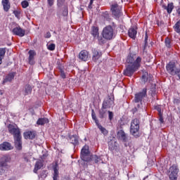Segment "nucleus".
Here are the masks:
<instances>
[{"label": "nucleus", "instance_id": "nucleus-1", "mask_svg": "<svg viewBox=\"0 0 180 180\" xmlns=\"http://www.w3.org/2000/svg\"><path fill=\"white\" fill-rule=\"evenodd\" d=\"M142 58L140 56L136 57V55H130L127 57V65L124 70V75L131 77L140 67H141Z\"/></svg>", "mask_w": 180, "mask_h": 180}, {"label": "nucleus", "instance_id": "nucleus-48", "mask_svg": "<svg viewBox=\"0 0 180 180\" xmlns=\"http://www.w3.org/2000/svg\"><path fill=\"white\" fill-rule=\"evenodd\" d=\"M60 77H61V78H63V79H65L66 76H65V73L64 72V71H61Z\"/></svg>", "mask_w": 180, "mask_h": 180}, {"label": "nucleus", "instance_id": "nucleus-42", "mask_svg": "<svg viewBox=\"0 0 180 180\" xmlns=\"http://www.w3.org/2000/svg\"><path fill=\"white\" fill-rule=\"evenodd\" d=\"M113 112L112 111H108V118H109V120H113Z\"/></svg>", "mask_w": 180, "mask_h": 180}, {"label": "nucleus", "instance_id": "nucleus-30", "mask_svg": "<svg viewBox=\"0 0 180 180\" xmlns=\"http://www.w3.org/2000/svg\"><path fill=\"white\" fill-rule=\"evenodd\" d=\"M174 32L180 34V20H179L174 26Z\"/></svg>", "mask_w": 180, "mask_h": 180}, {"label": "nucleus", "instance_id": "nucleus-54", "mask_svg": "<svg viewBox=\"0 0 180 180\" xmlns=\"http://www.w3.org/2000/svg\"><path fill=\"white\" fill-rule=\"evenodd\" d=\"M47 176V174H41V178H46Z\"/></svg>", "mask_w": 180, "mask_h": 180}, {"label": "nucleus", "instance_id": "nucleus-5", "mask_svg": "<svg viewBox=\"0 0 180 180\" xmlns=\"http://www.w3.org/2000/svg\"><path fill=\"white\" fill-rule=\"evenodd\" d=\"M81 159L86 162L92 161V156L89 153V146H84L81 150Z\"/></svg>", "mask_w": 180, "mask_h": 180}, {"label": "nucleus", "instance_id": "nucleus-10", "mask_svg": "<svg viewBox=\"0 0 180 180\" xmlns=\"http://www.w3.org/2000/svg\"><path fill=\"white\" fill-rule=\"evenodd\" d=\"M176 65L175 64V62H169L167 65H166V70L167 72L170 74V75H175V72L176 71Z\"/></svg>", "mask_w": 180, "mask_h": 180}, {"label": "nucleus", "instance_id": "nucleus-52", "mask_svg": "<svg viewBox=\"0 0 180 180\" xmlns=\"http://www.w3.org/2000/svg\"><path fill=\"white\" fill-rule=\"evenodd\" d=\"M174 103H179V99L174 98Z\"/></svg>", "mask_w": 180, "mask_h": 180}, {"label": "nucleus", "instance_id": "nucleus-9", "mask_svg": "<svg viewBox=\"0 0 180 180\" xmlns=\"http://www.w3.org/2000/svg\"><path fill=\"white\" fill-rule=\"evenodd\" d=\"M169 171L171 173L169 175V178L170 180H176L178 179V172H179V169L176 165H172L169 168Z\"/></svg>", "mask_w": 180, "mask_h": 180}, {"label": "nucleus", "instance_id": "nucleus-8", "mask_svg": "<svg viewBox=\"0 0 180 180\" xmlns=\"http://www.w3.org/2000/svg\"><path fill=\"white\" fill-rule=\"evenodd\" d=\"M144 98H147V88L143 89L142 91L135 94L134 102H135V103L143 102V99H144Z\"/></svg>", "mask_w": 180, "mask_h": 180}, {"label": "nucleus", "instance_id": "nucleus-33", "mask_svg": "<svg viewBox=\"0 0 180 180\" xmlns=\"http://www.w3.org/2000/svg\"><path fill=\"white\" fill-rule=\"evenodd\" d=\"M65 3V0H57L58 8H61L62 6H64Z\"/></svg>", "mask_w": 180, "mask_h": 180}, {"label": "nucleus", "instance_id": "nucleus-32", "mask_svg": "<svg viewBox=\"0 0 180 180\" xmlns=\"http://www.w3.org/2000/svg\"><path fill=\"white\" fill-rule=\"evenodd\" d=\"M63 16H68V6L65 4L63 8V11L62 13Z\"/></svg>", "mask_w": 180, "mask_h": 180}, {"label": "nucleus", "instance_id": "nucleus-21", "mask_svg": "<svg viewBox=\"0 0 180 180\" xmlns=\"http://www.w3.org/2000/svg\"><path fill=\"white\" fill-rule=\"evenodd\" d=\"M91 34L94 37H99V27L96 26L91 27Z\"/></svg>", "mask_w": 180, "mask_h": 180}, {"label": "nucleus", "instance_id": "nucleus-3", "mask_svg": "<svg viewBox=\"0 0 180 180\" xmlns=\"http://www.w3.org/2000/svg\"><path fill=\"white\" fill-rule=\"evenodd\" d=\"M140 131V120L134 118L131 122L130 133L134 137H139V131Z\"/></svg>", "mask_w": 180, "mask_h": 180}, {"label": "nucleus", "instance_id": "nucleus-38", "mask_svg": "<svg viewBox=\"0 0 180 180\" xmlns=\"http://www.w3.org/2000/svg\"><path fill=\"white\" fill-rule=\"evenodd\" d=\"M21 5L24 8H27V6H29V2L27 1H22Z\"/></svg>", "mask_w": 180, "mask_h": 180}, {"label": "nucleus", "instance_id": "nucleus-55", "mask_svg": "<svg viewBox=\"0 0 180 180\" xmlns=\"http://www.w3.org/2000/svg\"><path fill=\"white\" fill-rule=\"evenodd\" d=\"M176 12H177L178 15H180V8H177Z\"/></svg>", "mask_w": 180, "mask_h": 180}, {"label": "nucleus", "instance_id": "nucleus-40", "mask_svg": "<svg viewBox=\"0 0 180 180\" xmlns=\"http://www.w3.org/2000/svg\"><path fill=\"white\" fill-rule=\"evenodd\" d=\"M98 43H99V44H105V43H106V41H105V38L101 37V38H98Z\"/></svg>", "mask_w": 180, "mask_h": 180}, {"label": "nucleus", "instance_id": "nucleus-2", "mask_svg": "<svg viewBox=\"0 0 180 180\" xmlns=\"http://www.w3.org/2000/svg\"><path fill=\"white\" fill-rule=\"evenodd\" d=\"M8 131L14 139V144L17 150H22V132L16 124H9L7 126Z\"/></svg>", "mask_w": 180, "mask_h": 180}, {"label": "nucleus", "instance_id": "nucleus-49", "mask_svg": "<svg viewBox=\"0 0 180 180\" xmlns=\"http://www.w3.org/2000/svg\"><path fill=\"white\" fill-rule=\"evenodd\" d=\"M136 112H139V108L137 107H135L134 108L132 109V113H136Z\"/></svg>", "mask_w": 180, "mask_h": 180}, {"label": "nucleus", "instance_id": "nucleus-29", "mask_svg": "<svg viewBox=\"0 0 180 180\" xmlns=\"http://www.w3.org/2000/svg\"><path fill=\"white\" fill-rule=\"evenodd\" d=\"M165 43L167 49H171V47H172V41H171V39H169V37L165 38Z\"/></svg>", "mask_w": 180, "mask_h": 180}, {"label": "nucleus", "instance_id": "nucleus-7", "mask_svg": "<svg viewBox=\"0 0 180 180\" xmlns=\"http://www.w3.org/2000/svg\"><path fill=\"white\" fill-rule=\"evenodd\" d=\"M8 162H11V157L8 155H4L0 158V167L1 169H9L11 166L8 165Z\"/></svg>", "mask_w": 180, "mask_h": 180}, {"label": "nucleus", "instance_id": "nucleus-14", "mask_svg": "<svg viewBox=\"0 0 180 180\" xmlns=\"http://www.w3.org/2000/svg\"><path fill=\"white\" fill-rule=\"evenodd\" d=\"M13 34H15V36L23 37V36L26 34V31L18 26L13 29Z\"/></svg>", "mask_w": 180, "mask_h": 180}, {"label": "nucleus", "instance_id": "nucleus-4", "mask_svg": "<svg viewBox=\"0 0 180 180\" xmlns=\"http://www.w3.org/2000/svg\"><path fill=\"white\" fill-rule=\"evenodd\" d=\"M101 34L105 40H112L115 36V30L111 25H107L103 28Z\"/></svg>", "mask_w": 180, "mask_h": 180}, {"label": "nucleus", "instance_id": "nucleus-15", "mask_svg": "<svg viewBox=\"0 0 180 180\" xmlns=\"http://www.w3.org/2000/svg\"><path fill=\"white\" fill-rule=\"evenodd\" d=\"M25 140H33L36 137V131H27L23 133Z\"/></svg>", "mask_w": 180, "mask_h": 180}, {"label": "nucleus", "instance_id": "nucleus-18", "mask_svg": "<svg viewBox=\"0 0 180 180\" xmlns=\"http://www.w3.org/2000/svg\"><path fill=\"white\" fill-rule=\"evenodd\" d=\"M128 36L134 40L136 39V36H137V27H131L128 30Z\"/></svg>", "mask_w": 180, "mask_h": 180}, {"label": "nucleus", "instance_id": "nucleus-46", "mask_svg": "<svg viewBox=\"0 0 180 180\" xmlns=\"http://www.w3.org/2000/svg\"><path fill=\"white\" fill-rule=\"evenodd\" d=\"M174 75H177L179 79H180V69H176V72H174Z\"/></svg>", "mask_w": 180, "mask_h": 180}, {"label": "nucleus", "instance_id": "nucleus-31", "mask_svg": "<svg viewBox=\"0 0 180 180\" xmlns=\"http://www.w3.org/2000/svg\"><path fill=\"white\" fill-rule=\"evenodd\" d=\"M98 127L99 130L101 131V133L104 134V136H108L109 131H108V130L105 129V127H102V125H98Z\"/></svg>", "mask_w": 180, "mask_h": 180}, {"label": "nucleus", "instance_id": "nucleus-12", "mask_svg": "<svg viewBox=\"0 0 180 180\" xmlns=\"http://www.w3.org/2000/svg\"><path fill=\"white\" fill-rule=\"evenodd\" d=\"M28 63L30 65H34L36 64V61H34V57H36V51L34 50H30L28 52Z\"/></svg>", "mask_w": 180, "mask_h": 180}, {"label": "nucleus", "instance_id": "nucleus-47", "mask_svg": "<svg viewBox=\"0 0 180 180\" xmlns=\"http://www.w3.org/2000/svg\"><path fill=\"white\" fill-rule=\"evenodd\" d=\"M46 39H50L51 37V33L50 32H47L46 35H45Z\"/></svg>", "mask_w": 180, "mask_h": 180}, {"label": "nucleus", "instance_id": "nucleus-20", "mask_svg": "<svg viewBox=\"0 0 180 180\" xmlns=\"http://www.w3.org/2000/svg\"><path fill=\"white\" fill-rule=\"evenodd\" d=\"M1 4L4 7V11L8 12L9 9H11V2H9V0H2Z\"/></svg>", "mask_w": 180, "mask_h": 180}, {"label": "nucleus", "instance_id": "nucleus-51", "mask_svg": "<svg viewBox=\"0 0 180 180\" xmlns=\"http://www.w3.org/2000/svg\"><path fill=\"white\" fill-rule=\"evenodd\" d=\"M142 103L141 102H139V104L137 105V109H141V106H142Z\"/></svg>", "mask_w": 180, "mask_h": 180}, {"label": "nucleus", "instance_id": "nucleus-44", "mask_svg": "<svg viewBox=\"0 0 180 180\" xmlns=\"http://www.w3.org/2000/svg\"><path fill=\"white\" fill-rule=\"evenodd\" d=\"M49 6L51 7L54 5V0H47Z\"/></svg>", "mask_w": 180, "mask_h": 180}, {"label": "nucleus", "instance_id": "nucleus-34", "mask_svg": "<svg viewBox=\"0 0 180 180\" xmlns=\"http://www.w3.org/2000/svg\"><path fill=\"white\" fill-rule=\"evenodd\" d=\"M48 49H49L51 51H53V50H56V44H50L49 45H48Z\"/></svg>", "mask_w": 180, "mask_h": 180}, {"label": "nucleus", "instance_id": "nucleus-22", "mask_svg": "<svg viewBox=\"0 0 180 180\" xmlns=\"http://www.w3.org/2000/svg\"><path fill=\"white\" fill-rule=\"evenodd\" d=\"M13 78H15V72L9 73L4 77L3 82L4 84H5V82H11Z\"/></svg>", "mask_w": 180, "mask_h": 180}, {"label": "nucleus", "instance_id": "nucleus-25", "mask_svg": "<svg viewBox=\"0 0 180 180\" xmlns=\"http://www.w3.org/2000/svg\"><path fill=\"white\" fill-rule=\"evenodd\" d=\"M42 167H43V161L38 160L35 164L34 172H35V173L37 172V171H39V169H41Z\"/></svg>", "mask_w": 180, "mask_h": 180}, {"label": "nucleus", "instance_id": "nucleus-17", "mask_svg": "<svg viewBox=\"0 0 180 180\" xmlns=\"http://www.w3.org/2000/svg\"><path fill=\"white\" fill-rule=\"evenodd\" d=\"M117 137L119 140H121L124 143H126L127 141V135H126V133H124V131L120 130L117 133Z\"/></svg>", "mask_w": 180, "mask_h": 180}, {"label": "nucleus", "instance_id": "nucleus-41", "mask_svg": "<svg viewBox=\"0 0 180 180\" xmlns=\"http://www.w3.org/2000/svg\"><path fill=\"white\" fill-rule=\"evenodd\" d=\"M142 81H143V82H144V84H146V82H147V81H148V77L147 76V75H143L142 76Z\"/></svg>", "mask_w": 180, "mask_h": 180}, {"label": "nucleus", "instance_id": "nucleus-16", "mask_svg": "<svg viewBox=\"0 0 180 180\" xmlns=\"http://www.w3.org/2000/svg\"><path fill=\"white\" fill-rule=\"evenodd\" d=\"M13 146L9 142H4L0 144V150L1 151H9V150H13Z\"/></svg>", "mask_w": 180, "mask_h": 180}, {"label": "nucleus", "instance_id": "nucleus-27", "mask_svg": "<svg viewBox=\"0 0 180 180\" xmlns=\"http://www.w3.org/2000/svg\"><path fill=\"white\" fill-rule=\"evenodd\" d=\"M167 13H172V11L174 10V3H169L167 4V6L165 7Z\"/></svg>", "mask_w": 180, "mask_h": 180}, {"label": "nucleus", "instance_id": "nucleus-23", "mask_svg": "<svg viewBox=\"0 0 180 180\" xmlns=\"http://www.w3.org/2000/svg\"><path fill=\"white\" fill-rule=\"evenodd\" d=\"M49 122V120L46 117L39 118L37 122V124H38L39 126H44V124H47Z\"/></svg>", "mask_w": 180, "mask_h": 180}, {"label": "nucleus", "instance_id": "nucleus-35", "mask_svg": "<svg viewBox=\"0 0 180 180\" xmlns=\"http://www.w3.org/2000/svg\"><path fill=\"white\" fill-rule=\"evenodd\" d=\"M155 110H157L158 112V115H162L161 105L155 106Z\"/></svg>", "mask_w": 180, "mask_h": 180}, {"label": "nucleus", "instance_id": "nucleus-43", "mask_svg": "<svg viewBox=\"0 0 180 180\" xmlns=\"http://www.w3.org/2000/svg\"><path fill=\"white\" fill-rule=\"evenodd\" d=\"M91 116H92V119L95 120L96 123L98 124V119H96V115L95 114V112H93L91 114Z\"/></svg>", "mask_w": 180, "mask_h": 180}, {"label": "nucleus", "instance_id": "nucleus-19", "mask_svg": "<svg viewBox=\"0 0 180 180\" xmlns=\"http://www.w3.org/2000/svg\"><path fill=\"white\" fill-rule=\"evenodd\" d=\"M93 55H92V60L94 63H96V61H98V60H99V58H101V57H102V52L98 51L96 49L93 50Z\"/></svg>", "mask_w": 180, "mask_h": 180}, {"label": "nucleus", "instance_id": "nucleus-13", "mask_svg": "<svg viewBox=\"0 0 180 180\" xmlns=\"http://www.w3.org/2000/svg\"><path fill=\"white\" fill-rule=\"evenodd\" d=\"M115 101L112 98H108L107 100L103 101L102 105V109H110L113 106Z\"/></svg>", "mask_w": 180, "mask_h": 180}, {"label": "nucleus", "instance_id": "nucleus-50", "mask_svg": "<svg viewBox=\"0 0 180 180\" xmlns=\"http://www.w3.org/2000/svg\"><path fill=\"white\" fill-rule=\"evenodd\" d=\"M92 4H94V0H90V3L89 5V9H92Z\"/></svg>", "mask_w": 180, "mask_h": 180}, {"label": "nucleus", "instance_id": "nucleus-56", "mask_svg": "<svg viewBox=\"0 0 180 180\" xmlns=\"http://www.w3.org/2000/svg\"><path fill=\"white\" fill-rule=\"evenodd\" d=\"M152 91L153 94H155V85L154 86V88L153 89Z\"/></svg>", "mask_w": 180, "mask_h": 180}, {"label": "nucleus", "instance_id": "nucleus-53", "mask_svg": "<svg viewBox=\"0 0 180 180\" xmlns=\"http://www.w3.org/2000/svg\"><path fill=\"white\" fill-rule=\"evenodd\" d=\"M147 40H148V36L147 35V34H146V36H145V42H146V44L147 43Z\"/></svg>", "mask_w": 180, "mask_h": 180}, {"label": "nucleus", "instance_id": "nucleus-37", "mask_svg": "<svg viewBox=\"0 0 180 180\" xmlns=\"http://www.w3.org/2000/svg\"><path fill=\"white\" fill-rule=\"evenodd\" d=\"M13 13H14L15 18H17V19H20V11H14Z\"/></svg>", "mask_w": 180, "mask_h": 180}, {"label": "nucleus", "instance_id": "nucleus-24", "mask_svg": "<svg viewBox=\"0 0 180 180\" xmlns=\"http://www.w3.org/2000/svg\"><path fill=\"white\" fill-rule=\"evenodd\" d=\"M70 141L74 146H77L78 144V138L77 135H69Z\"/></svg>", "mask_w": 180, "mask_h": 180}, {"label": "nucleus", "instance_id": "nucleus-36", "mask_svg": "<svg viewBox=\"0 0 180 180\" xmlns=\"http://www.w3.org/2000/svg\"><path fill=\"white\" fill-rule=\"evenodd\" d=\"M105 113H106V111H105L104 110H100V112H99L100 119H103L105 117Z\"/></svg>", "mask_w": 180, "mask_h": 180}, {"label": "nucleus", "instance_id": "nucleus-39", "mask_svg": "<svg viewBox=\"0 0 180 180\" xmlns=\"http://www.w3.org/2000/svg\"><path fill=\"white\" fill-rule=\"evenodd\" d=\"M91 160H93L96 164H98L99 162V157L98 155L91 156Z\"/></svg>", "mask_w": 180, "mask_h": 180}, {"label": "nucleus", "instance_id": "nucleus-28", "mask_svg": "<svg viewBox=\"0 0 180 180\" xmlns=\"http://www.w3.org/2000/svg\"><path fill=\"white\" fill-rule=\"evenodd\" d=\"M32 86L30 84H26L25 86V95H30L32 94Z\"/></svg>", "mask_w": 180, "mask_h": 180}, {"label": "nucleus", "instance_id": "nucleus-45", "mask_svg": "<svg viewBox=\"0 0 180 180\" xmlns=\"http://www.w3.org/2000/svg\"><path fill=\"white\" fill-rule=\"evenodd\" d=\"M159 122H160V123H164V117H162V114H159Z\"/></svg>", "mask_w": 180, "mask_h": 180}, {"label": "nucleus", "instance_id": "nucleus-11", "mask_svg": "<svg viewBox=\"0 0 180 180\" xmlns=\"http://www.w3.org/2000/svg\"><path fill=\"white\" fill-rule=\"evenodd\" d=\"M78 58L80 61H88L89 58V52L86 50H82L79 52Z\"/></svg>", "mask_w": 180, "mask_h": 180}, {"label": "nucleus", "instance_id": "nucleus-26", "mask_svg": "<svg viewBox=\"0 0 180 180\" xmlns=\"http://www.w3.org/2000/svg\"><path fill=\"white\" fill-rule=\"evenodd\" d=\"M6 53V49L5 48H0V65L2 64V60H4Z\"/></svg>", "mask_w": 180, "mask_h": 180}, {"label": "nucleus", "instance_id": "nucleus-6", "mask_svg": "<svg viewBox=\"0 0 180 180\" xmlns=\"http://www.w3.org/2000/svg\"><path fill=\"white\" fill-rule=\"evenodd\" d=\"M110 10H111L112 16L115 19H119L120 16L123 15V13L122 12V6H119L117 3H115L112 4Z\"/></svg>", "mask_w": 180, "mask_h": 180}]
</instances>
